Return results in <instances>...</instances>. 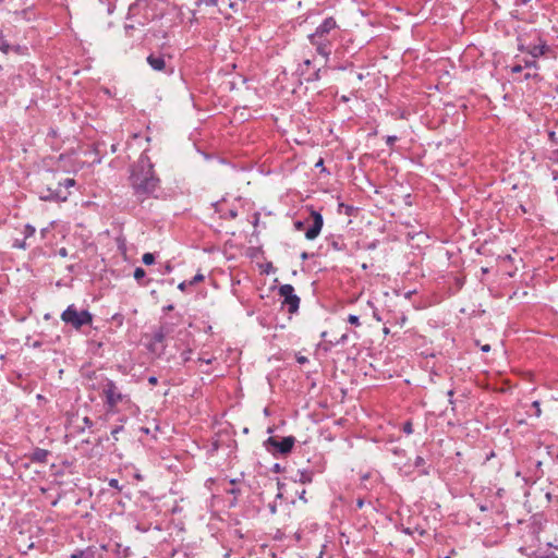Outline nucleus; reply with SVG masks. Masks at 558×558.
<instances>
[{"instance_id":"5701e85b","label":"nucleus","mask_w":558,"mask_h":558,"mask_svg":"<svg viewBox=\"0 0 558 558\" xmlns=\"http://www.w3.org/2000/svg\"><path fill=\"white\" fill-rule=\"evenodd\" d=\"M10 52H14L15 54H19V56H26L28 53V48L27 46H24V45H17V44H11L10 47H9V53Z\"/></svg>"},{"instance_id":"0eeeda50","label":"nucleus","mask_w":558,"mask_h":558,"mask_svg":"<svg viewBox=\"0 0 558 558\" xmlns=\"http://www.w3.org/2000/svg\"><path fill=\"white\" fill-rule=\"evenodd\" d=\"M174 324L163 322L160 326L153 332L149 341L146 343V349L149 353L160 356L165 353L166 344L165 340L167 336H169L173 331Z\"/></svg>"},{"instance_id":"13d9d810","label":"nucleus","mask_w":558,"mask_h":558,"mask_svg":"<svg viewBox=\"0 0 558 558\" xmlns=\"http://www.w3.org/2000/svg\"><path fill=\"white\" fill-rule=\"evenodd\" d=\"M347 339H348V335H347V333H343V335L340 337V339H338V340L336 341V344L344 343V342L347 341Z\"/></svg>"},{"instance_id":"1a4fd4ad","label":"nucleus","mask_w":558,"mask_h":558,"mask_svg":"<svg viewBox=\"0 0 558 558\" xmlns=\"http://www.w3.org/2000/svg\"><path fill=\"white\" fill-rule=\"evenodd\" d=\"M526 463L529 464V470L526 475L523 477V481L526 484H535L544 475V471L542 469V461L529 458Z\"/></svg>"},{"instance_id":"5fc2aeb1","label":"nucleus","mask_w":558,"mask_h":558,"mask_svg":"<svg viewBox=\"0 0 558 558\" xmlns=\"http://www.w3.org/2000/svg\"><path fill=\"white\" fill-rule=\"evenodd\" d=\"M208 7H216L218 4V0H202Z\"/></svg>"},{"instance_id":"393cba45","label":"nucleus","mask_w":558,"mask_h":558,"mask_svg":"<svg viewBox=\"0 0 558 558\" xmlns=\"http://www.w3.org/2000/svg\"><path fill=\"white\" fill-rule=\"evenodd\" d=\"M35 232H36V228L34 226H32L31 223H26L24 226L23 234H24L25 240L34 236Z\"/></svg>"},{"instance_id":"4be33fe9","label":"nucleus","mask_w":558,"mask_h":558,"mask_svg":"<svg viewBox=\"0 0 558 558\" xmlns=\"http://www.w3.org/2000/svg\"><path fill=\"white\" fill-rule=\"evenodd\" d=\"M426 461L423 457L417 456L414 460V466L421 469L420 474L422 475H428L429 474V468H425Z\"/></svg>"},{"instance_id":"6ab92c4d","label":"nucleus","mask_w":558,"mask_h":558,"mask_svg":"<svg viewBox=\"0 0 558 558\" xmlns=\"http://www.w3.org/2000/svg\"><path fill=\"white\" fill-rule=\"evenodd\" d=\"M134 279L137 281V283L142 287H147L150 282V280H145L146 278V271L142 267H136L133 274Z\"/></svg>"},{"instance_id":"9d476101","label":"nucleus","mask_w":558,"mask_h":558,"mask_svg":"<svg viewBox=\"0 0 558 558\" xmlns=\"http://www.w3.org/2000/svg\"><path fill=\"white\" fill-rule=\"evenodd\" d=\"M69 194V192H64L60 186L58 189L47 187L40 193L39 198L46 202H65Z\"/></svg>"},{"instance_id":"a211bd4d","label":"nucleus","mask_w":558,"mask_h":558,"mask_svg":"<svg viewBox=\"0 0 558 558\" xmlns=\"http://www.w3.org/2000/svg\"><path fill=\"white\" fill-rule=\"evenodd\" d=\"M205 279L204 275L201 272H197L191 280H185L179 283L178 289L182 292H185L187 287L195 286L199 282H202Z\"/></svg>"},{"instance_id":"6e6d98bb","label":"nucleus","mask_w":558,"mask_h":558,"mask_svg":"<svg viewBox=\"0 0 558 558\" xmlns=\"http://www.w3.org/2000/svg\"><path fill=\"white\" fill-rule=\"evenodd\" d=\"M137 7V3H132L130 7H129V12H128V19L133 14L134 10L136 9Z\"/></svg>"},{"instance_id":"e433bc0d","label":"nucleus","mask_w":558,"mask_h":558,"mask_svg":"<svg viewBox=\"0 0 558 558\" xmlns=\"http://www.w3.org/2000/svg\"><path fill=\"white\" fill-rule=\"evenodd\" d=\"M191 354H192V350L191 349L184 350L181 353V357H182L184 363H187L191 360Z\"/></svg>"},{"instance_id":"4468645a","label":"nucleus","mask_w":558,"mask_h":558,"mask_svg":"<svg viewBox=\"0 0 558 558\" xmlns=\"http://www.w3.org/2000/svg\"><path fill=\"white\" fill-rule=\"evenodd\" d=\"M328 248L339 252L345 250V243L342 235H329L325 239Z\"/></svg>"},{"instance_id":"338daca9","label":"nucleus","mask_w":558,"mask_h":558,"mask_svg":"<svg viewBox=\"0 0 558 558\" xmlns=\"http://www.w3.org/2000/svg\"><path fill=\"white\" fill-rule=\"evenodd\" d=\"M310 257H311V255H310L308 253H306V252H303V253L301 254V259H302V260H307Z\"/></svg>"},{"instance_id":"20e7f679","label":"nucleus","mask_w":558,"mask_h":558,"mask_svg":"<svg viewBox=\"0 0 558 558\" xmlns=\"http://www.w3.org/2000/svg\"><path fill=\"white\" fill-rule=\"evenodd\" d=\"M93 318L94 316L88 310L78 311L75 304L69 305L61 313L62 322L75 330H80L83 326L92 325Z\"/></svg>"},{"instance_id":"f704fd0d","label":"nucleus","mask_w":558,"mask_h":558,"mask_svg":"<svg viewBox=\"0 0 558 558\" xmlns=\"http://www.w3.org/2000/svg\"><path fill=\"white\" fill-rule=\"evenodd\" d=\"M348 323L354 326H360V317L354 314H350L348 316Z\"/></svg>"},{"instance_id":"37998d69","label":"nucleus","mask_w":558,"mask_h":558,"mask_svg":"<svg viewBox=\"0 0 558 558\" xmlns=\"http://www.w3.org/2000/svg\"><path fill=\"white\" fill-rule=\"evenodd\" d=\"M518 50L521 51V52H526L529 53V50H530V45L529 46H525L524 44L521 43L520 38H518Z\"/></svg>"},{"instance_id":"423d86ee","label":"nucleus","mask_w":558,"mask_h":558,"mask_svg":"<svg viewBox=\"0 0 558 558\" xmlns=\"http://www.w3.org/2000/svg\"><path fill=\"white\" fill-rule=\"evenodd\" d=\"M296 442V438L294 436H269L266 440H264L263 446L267 452H269L275 458L279 456L289 454L294 445Z\"/></svg>"},{"instance_id":"72a5a7b5","label":"nucleus","mask_w":558,"mask_h":558,"mask_svg":"<svg viewBox=\"0 0 558 558\" xmlns=\"http://www.w3.org/2000/svg\"><path fill=\"white\" fill-rule=\"evenodd\" d=\"M75 183H76V182H75V180H74V179H70V178H68V179H65L63 182H60V183H59V186H60V189H61L62 186H64L65 189H68V187L74 186V185H75Z\"/></svg>"},{"instance_id":"a878e982","label":"nucleus","mask_w":558,"mask_h":558,"mask_svg":"<svg viewBox=\"0 0 558 558\" xmlns=\"http://www.w3.org/2000/svg\"><path fill=\"white\" fill-rule=\"evenodd\" d=\"M523 68L524 69H534L537 71L539 69V65H538L536 59L532 58V59L524 60Z\"/></svg>"},{"instance_id":"4d7b16f0","label":"nucleus","mask_w":558,"mask_h":558,"mask_svg":"<svg viewBox=\"0 0 558 558\" xmlns=\"http://www.w3.org/2000/svg\"><path fill=\"white\" fill-rule=\"evenodd\" d=\"M172 270H173L172 265H171L170 263H167V264L165 265V270H163V272H165V274H170Z\"/></svg>"},{"instance_id":"ea45409f","label":"nucleus","mask_w":558,"mask_h":558,"mask_svg":"<svg viewBox=\"0 0 558 558\" xmlns=\"http://www.w3.org/2000/svg\"><path fill=\"white\" fill-rule=\"evenodd\" d=\"M13 247L25 250L27 247L26 240H16L13 244Z\"/></svg>"},{"instance_id":"2f4dec72","label":"nucleus","mask_w":558,"mask_h":558,"mask_svg":"<svg viewBox=\"0 0 558 558\" xmlns=\"http://www.w3.org/2000/svg\"><path fill=\"white\" fill-rule=\"evenodd\" d=\"M247 0H230L229 8L236 12L239 10V3H245Z\"/></svg>"},{"instance_id":"4c0bfd02","label":"nucleus","mask_w":558,"mask_h":558,"mask_svg":"<svg viewBox=\"0 0 558 558\" xmlns=\"http://www.w3.org/2000/svg\"><path fill=\"white\" fill-rule=\"evenodd\" d=\"M397 141H398V137L396 135H388V136H386V144L389 147H392L396 144Z\"/></svg>"},{"instance_id":"774afa93","label":"nucleus","mask_w":558,"mask_h":558,"mask_svg":"<svg viewBox=\"0 0 558 558\" xmlns=\"http://www.w3.org/2000/svg\"><path fill=\"white\" fill-rule=\"evenodd\" d=\"M551 175L554 181H558V170H553Z\"/></svg>"},{"instance_id":"a19ab883","label":"nucleus","mask_w":558,"mask_h":558,"mask_svg":"<svg viewBox=\"0 0 558 558\" xmlns=\"http://www.w3.org/2000/svg\"><path fill=\"white\" fill-rule=\"evenodd\" d=\"M548 140L550 141L551 144L554 145H557L558 144V137L556 136V133L555 131H549L548 132Z\"/></svg>"},{"instance_id":"69168bd1","label":"nucleus","mask_w":558,"mask_h":558,"mask_svg":"<svg viewBox=\"0 0 558 558\" xmlns=\"http://www.w3.org/2000/svg\"><path fill=\"white\" fill-rule=\"evenodd\" d=\"M112 319L113 320H118L121 324L122 323V315L121 314H114L112 316Z\"/></svg>"},{"instance_id":"f8f14e48","label":"nucleus","mask_w":558,"mask_h":558,"mask_svg":"<svg viewBox=\"0 0 558 558\" xmlns=\"http://www.w3.org/2000/svg\"><path fill=\"white\" fill-rule=\"evenodd\" d=\"M146 61L154 71L166 72L167 64L162 53L151 52L147 56Z\"/></svg>"},{"instance_id":"cd10ccee","label":"nucleus","mask_w":558,"mask_h":558,"mask_svg":"<svg viewBox=\"0 0 558 558\" xmlns=\"http://www.w3.org/2000/svg\"><path fill=\"white\" fill-rule=\"evenodd\" d=\"M402 432L407 435H411L413 433V425L411 421H405L402 425Z\"/></svg>"},{"instance_id":"c756f323","label":"nucleus","mask_w":558,"mask_h":558,"mask_svg":"<svg viewBox=\"0 0 558 558\" xmlns=\"http://www.w3.org/2000/svg\"><path fill=\"white\" fill-rule=\"evenodd\" d=\"M529 80H535V81H541V76L539 74L537 73V71L535 70V72H526L524 74V81H529Z\"/></svg>"},{"instance_id":"49530a36","label":"nucleus","mask_w":558,"mask_h":558,"mask_svg":"<svg viewBox=\"0 0 558 558\" xmlns=\"http://www.w3.org/2000/svg\"><path fill=\"white\" fill-rule=\"evenodd\" d=\"M319 80V70L315 71L311 76L305 77V81L313 82Z\"/></svg>"},{"instance_id":"79ce46f5","label":"nucleus","mask_w":558,"mask_h":558,"mask_svg":"<svg viewBox=\"0 0 558 558\" xmlns=\"http://www.w3.org/2000/svg\"><path fill=\"white\" fill-rule=\"evenodd\" d=\"M108 484L112 488H116V489H119V490L122 489V487L119 485V480H117V478H110Z\"/></svg>"},{"instance_id":"a18cd8bd","label":"nucleus","mask_w":558,"mask_h":558,"mask_svg":"<svg viewBox=\"0 0 558 558\" xmlns=\"http://www.w3.org/2000/svg\"><path fill=\"white\" fill-rule=\"evenodd\" d=\"M135 527H136V530H137V531H140V532H142V533H146V532H148V531H149L150 525H144V524H142V523H138V524H136V526H135Z\"/></svg>"},{"instance_id":"b1692460","label":"nucleus","mask_w":558,"mask_h":558,"mask_svg":"<svg viewBox=\"0 0 558 558\" xmlns=\"http://www.w3.org/2000/svg\"><path fill=\"white\" fill-rule=\"evenodd\" d=\"M10 43L4 35L3 31L0 29V51L4 54H9Z\"/></svg>"},{"instance_id":"7ed1b4c3","label":"nucleus","mask_w":558,"mask_h":558,"mask_svg":"<svg viewBox=\"0 0 558 558\" xmlns=\"http://www.w3.org/2000/svg\"><path fill=\"white\" fill-rule=\"evenodd\" d=\"M101 396L107 416L118 414L121 411L119 405L123 409H131L134 405L130 395L123 392L122 387L109 378L101 384Z\"/></svg>"},{"instance_id":"bf43d9fd","label":"nucleus","mask_w":558,"mask_h":558,"mask_svg":"<svg viewBox=\"0 0 558 558\" xmlns=\"http://www.w3.org/2000/svg\"><path fill=\"white\" fill-rule=\"evenodd\" d=\"M364 506V499L363 498H357L356 499V508L357 509H362Z\"/></svg>"},{"instance_id":"f257e3e1","label":"nucleus","mask_w":558,"mask_h":558,"mask_svg":"<svg viewBox=\"0 0 558 558\" xmlns=\"http://www.w3.org/2000/svg\"><path fill=\"white\" fill-rule=\"evenodd\" d=\"M129 182L132 194L138 203L158 198L157 192L161 189V180L155 171V165L145 151L131 167Z\"/></svg>"},{"instance_id":"dca6fc26","label":"nucleus","mask_w":558,"mask_h":558,"mask_svg":"<svg viewBox=\"0 0 558 558\" xmlns=\"http://www.w3.org/2000/svg\"><path fill=\"white\" fill-rule=\"evenodd\" d=\"M49 453L50 452L46 449L35 448L29 458L34 463H46Z\"/></svg>"},{"instance_id":"412c9836","label":"nucleus","mask_w":558,"mask_h":558,"mask_svg":"<svg viewBox=\"0 0 558 558\" xmlns=\"http://www.w3.org/2000/svg\"><path fill=\"white\" fill-rule=\"evenodd\" d=\"M149 36L160 39H167L168 32L162 28H149L145 34V37L148 38Z\"/></svg>"},{"instance_id":"39448f33","label":"nucleus","mask_w":558,"mask_h":558,"mask_svg":"<svg viewBox=\"0 0 558 558\" xmlns=\"http://www.w3.org/2000/svg\"><path fill=\"white\" fill-rule=\"evenodd\" d=\"M293 226L296 231L305 230V238L312 241L319 235L324 226V218L319 211L312 209L308 218L295 220Z\"/></svg>"},{"instance_id":"f03ea898","label":"nucleus","mask_w":558,"mask_h":558,"mask_svg":"<svg viewBox=\"0 0 558 558\" xmlns=\"http://www.w3.org/2000/svg\"><path fill=\"white\" fill-rule=\"evenodd\" d=\"M340 37V26L332 16H328L307 36L310 44L315 48L317 54L328 61L333 51L336 41Z\"/></svg>"},{"instance_id":"c85d7f7f","label":"nucleus","mask_w":558,"mask_h":558,"mask_svg":"<svg viewBox=\"0 0 558 558\" xmlns=\"http://www.w3.org/2000/svg\"><path fill=\"white\" fill-rule=\"evenodd\" d=\"M532 408L534 409V415L539 417L542 415L541 402L538 400L533 401Z\"/></svg>"},{"instance_id":"09e8293b","label":"nucleus","mask_w":558,"mask_h":558,"mask_svg":"<svg viewBox=\"0 0 558 558\" xmlns=\"http://www.w3.org/2000/svg\"><path fill=\"white\" fill-rule=\"evenodd\" d=\"M523 69H524L523 64H514L511 66V72L512 73H521Z\"/></svg>"},{"instance_id":"58836bf2","label":"nucleus","mask_w":558,"mask_h":558,"mask_svg":"<svg viewBox=\"0 0 558 558\" xmlns=\"http://www.w3.org/2000/svg\"><path fill=\"white\" fill-rule=\"evenodd\" d=\"M83 423H84V427H82L80 430L83 432L85 428H90L93 427L94 423L93 421L88 417V416H85L83 418Z\"/></svg>"},{"instance_id":"aec40b11","label":"nucleus","mask_w":558,"mask_h":558,"mask_svg":"<svg viewBox=\"0 0 558 558\" xmlns=\"http://www.w3.org/2000/svg\"><path fill=\"white\" fill-rule=\"evenodd\" d=\"M118 421H119L120 424L113 426L112 429H111V433H110V435H111V437L113 439V444L119 440L118 435L124 430L123 423L126 421V417L125 416H121V417H119Z\"/></svg>"},{"instance_id":"e2e57ef3","label":"nucleus","mask_w":558,"mask_h":558,"mask_svg":"<svg viewBox=\"0 0 558 558\" xmlns=\"http://www.w3.org/2000/svg\"><path fill=\"white\" fill-rule=\"evenodd\" d=\"M59 255L62 256V257H65L68 255V251L65 247H61L59 250Z\"/></svg>"},{"instance_id":"864d4df0","label":"nucleus","mask_w":558,"mask_h":558,"mask_svg":"<svg viewBox=\"0 0 558 558\" xmlns=\"http://www.w3.org/2000/svg\"><path fill=\"white\" fill-rule=\"evenodd\" d=\"M453 395H454V391L452 389H450L448 392H447V396H448V401L450 404H454V400H453Z\"/></svg>"},{"instance_id":"7c9ffc66","label":"nucleus","mask_w":558,"mask_h":558,"mask_svg":"<svg viewBox=\"0 0 558 558\" xmlns=\"http://www.w3.org/2000/svg\"><path fill=\"white\" fill-rule=\"evenodd\" d=\"M135 29V26L132 24H125L124 25V34L128 39H131L133 37L132 32Z\"/></svg>"},{"instance_id":"2eb2a0df","label":"nucleus","mask_w":558,"mask_h":558,"mask_svg":"<svg viewBox=\"0 0 558 558\" xmlns=\"http://www.w3.org/2000/svg\"><path fill=\"white\" fill-rule=\"evenodd\" d=\"M221 202L213 203V207L216 213L220 214V217L223 219H235L238 217V210L235 208H231L228 211H223Z\"/></svg>"},{"instance_id":"6e6552de","label":"nucleus","mask_w":558,"mask_h":558,"mask_svg":"<svg viewBox=\"0 0 558 558\" xmlns=\"http://www.w3.org/2000/svg\"><path fill=\"white\" fill-rule=\"evenodd\" d=\"M278 294L283 299L281 302L282 308H287L288 313L291 315L299 312L301 299L295 294L292 284H281L278 289Z\"/></svg>"},{"instance_id":"c03bdc74","label":"nucleus","mask_w":558,"mask_h":558,"mask_svg":"<svg viewBox=\"0 0 558 558\" xmlns=\"http://www.w3.org/2000/svg\"><path fill=\"white\" fill-rule=\"evenodd\" d=\"M548 158L550 161L558 163V149H554Z\"/></svg>"},{"instance_id":"473e14b6","label":"nucleus","mask_w":558,"mask_h":558,"mask_svg":"<svg viewBox=\"0 0 558 558\" xmlns=\"http://www.w3.org/2000/svg\"><path fill=\"white\" fill-rule=\"evenodd\" d=\"M392 454H395L398 458H404L405 457V450L399 447H395L391 449Z\"/></svg>"},{"instance_id":"680f3d73","label":"nucleus","mask_w":558,"mask_h":558,"mask_svg":"<svg viewBox=\"0 0 558 558\" xmlns=\"http://www.w3.org/2000/svg\"><path fill=\"white\" fill-rule=\"evenodd\" d=\"M80 550H81V549L75 550V551L71 555V558H84V556H81V555H80Z\"/></svg>"},{"instance_id":"c9c22d12","label":"nucleus","mask_w":558,"mask_h":558,"mask_svg":"<svg viewBox=\"0 0 558 558\" xmlns=\"http://www.w3.org/2000/svg\"><path fill=\"white\" fill-rule=\"evenodd\" d=\"M134 47V40H129L128 43L123 44L121 49L124 53L129 52Z\"/></svg>"},{"instance_id":"f3484780","label":"nucleus","mask_w":558,"mask_h":558,"mask_svg":"<svg viewBox=\"0 0 558 558\" xmlns=\"http://www.w3.org/2000/svg\"><path fill=\"white\" fill-rule=\"evenodd\" d=\"M294 482H300L301 484H310L313 482L314 472L312 470L303 469L298 470Z\"/></svg>"},{"instance_id":"603ef678","label":"nucleus","mask_w":558,"mask_h":558,"mask_svg":"<svg viewBox=\"0 0 558 558\" xmlns=\"http://www.w3.org/2000/svg\"><path fill=\"white\" fill-rule=\"evenodd\" d=\"M227 493L236 497L238 495H240L241 490L239 488L232 487L230 489H227Z\"/></svg>"},{"instance_id":"0e129e2a","label":"nucleus","mask_w":558,"mask_h":558,"mask_svg":"<svg viewBox=\"0 0 558 558\" xmlns=\"http://www.w3.org/2000/svg\"><path fill=\"white\" fill-rule=\"evenodd\" d=\"M305 494H306V490H305V489H303V490L299 494V498H300L301 500H303L304 502H306V501H307V500H306V498H305Z\"/></svg>"},{"instance_id":"ddd939ff","label":"nucleus","mask_w":558,"mask_h":558,"mask_svg":"<svg viewBox=\"0 0 558 558\" xmlns=\"http://www.w3.org/2000/svg\"><path fill=\"white\" fill-rule=\"evenodd\" d=\"M107 551L108 545L89 546L80 550V555L84 556V558H105Z\"/></svg>"},{"instance_id":"3c124183","label":"nucleus","mask_w":558,"mask_h":558,"mask_svg":"<svg viewBox=\"0 0 558 558\" xmlns=\"http://www.w3.org/2000/svg\"><path fill=\"white\" fill-rule=\"evenodd\" d=\"M533 558H558V556L555 555L554 553H550V554H547V555H536Z\"/></svg>"},{"instance_id":"9b49d317","label":"nucleus","mask_w":558,"mask_h":558,"mask_svg":"<svg viewBox=\"0 0 558 558\" xmlns=\"http://www.w3.org/2000/svg\"><path fill=\"white\" fill-rule=\"evenodd\" d=\"M537 40H538L537 44L530 45V50H529V54L534 59L546 56L551 51L550 47L547 45L545 39H543L541 36H538Z\"/></svg>"},{"instance_id":"8fccbe9b","label":"nucleus","mask_w":558,"mask_h":558,"mask_svg":"<svg viewBox=\"0 0 558 558\" xmlns=\"http://www.w3.org/2000/svg\"><path fill=\"white\" fill-rule=\"evenodd\" d=\"M271 471L274 473H281L283 471V468L281 466L280 463H275L271 468Z\"/></svg>"},{"instance_id":"bb28decb","label":"nucleus","mask_w":558,"mask_h":558,"mask_svg":"<svg viewBox=\"0 0 558 558\" xmlns=\"http://www.w3.org/2000/svg\"><path fill=\"white\" fill-rule=\"evenodd\" d=\"M142 262L147 266L153 265L155 263V255L153 253H145L142 256Z\"/></svg>"},{"instance_id":"052dcab7","label":"nucleus","mask_w":558,"mask_h":558,"mask_svg":"<svg viewBox=\"0 0 558 558\" xmlns=\"http://www.w3.org/2000/svg\"><path fill=\"white\" fill-rule=\"evenodd\" d=\"M148 383L150 385H156L158 383V378L156 376H149L148 377Z\"/></svg>"},{"instance_id":"de8ad7c7","label":"nucleus","mask_w":558,"mask_h":558,"mask_svg":"<svg viewBox=\"0 0 558 558\" xmlns=\"http://www.w3.org/2000/svg\"><path fill=\"white\" fill-rule=\"evenodd\" d=\"M295 360L299 364L308 363V359L304 355H301L300 353L295 355Z\"/></svg>"}]
</instances>
